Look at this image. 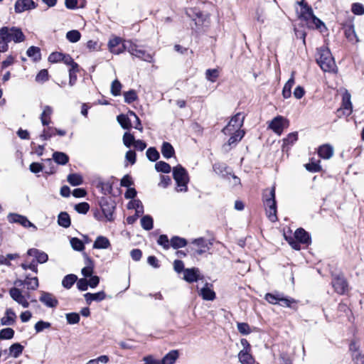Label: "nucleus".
<instances>
[{"mask_svg": "<svg viewBox=\"0 0 364 364\" xmlns=\"http://www.w3.org/2000/svg\"><path fill=\"white\" fill-rule=\"evenodd\" d=\"M316 62L324 72H331L336 68V63L330 50L326 47L317 49Z\"/></svg>", "mask_w": 364, "mask_h": 364, "instance_id": "1", "label": "nucleus"}, {"mask_svg": "<svg viewBox=\"0 0 364 364\" xmlns=\"http://www.w3.org/2000/svg\"><path fill=\"white\" fill-rule=\"evenodd\" d=\"M263 198L267 218L270 221L276 222L277 220V216L275 187L272 186L270 190H267L264 193Z\"/></svg>", "mask_w": 364, "mask_h": 364, "instance_id": "2", "label": "nucleus"}, {"mask_svg": "<svg viewBox=\"0 0 364 364\" xmlns=\"http://www.w3.org/2000/svg\"><path fill=\"white\" fill-rule=\"evenodd\" d=\"M173 176L177 184L176 191L178 192H186L188 190L187 184L189 181L187 171L181 165H177L173 168Z\"/></svg>", "mask_w": 364, "mask_h": 364, "instance_id": "3", "label": "nucleus"}, {"mask_svg": "<svg viewBox=\"0 0 364 364\" xmlns=\"http://www.w3.org/2000/svg\"><path fill=\"white\" fill-rule=\"evenodd\" d=\"M122 46L124 50H127L133 56L149 63L153 60V56L151 54L146 53V50L131 41H124Z\"/></svg>", "mask_w": 364, "mask_h": 364, "instance_id": "4", "label": "nucleus"}, {"mask_svg": "<svg viewBox=\"0 0 364 364\" xmlns=\"http://www.w3.org/2000/svg\"><path fill=\"white\" fill-rule=\"evenodd\" d=\"M244 119L245 115L242 113H237L231 118L227 126L223 129V133L225 135H230L232 134V132L243 131L241 129V127L243 125Z\"/></svg>", "mask_w": 364, "mask_h": 364, "instance_id": "5", "label": "nucleus"}, {"mask_svg": "<svg viewBox=\"0 0 364 364\" xmlns=\"http://www.w3.org/2000/svg\"><path fill=\"white\" fill-rule=\"evenodd\" d=\"M0 31L5 33L4 36L8 43L11 41L21 43L25 40V36L19 28L4 26Z\"/></svg>", "mask_w": 364, "mask_h": 364, "instance_id": "6", "label": "nucleus"}, {"mask_svg": "<svg viewBox=\"0 0 364 364\" xmlns=\"http://www.w3.org/2000/svg\"><path fill=\"white\" fill-rule=\"evenodd\" d=\"M289 126V121L282 117L277 116L269 123L268 128L272 129L277 135H281L284 129Z\"/></svg>", "mask_w": 364, "mask_h": 364, "instance_id": "7", "label": "nucleus"}, {"mask_svg": "<svg viewBox=\"0 0 364 364\" xmlns=\"http://www.w3.org/2000/svg\"><path fill=\"white\" fill-rule=\"evenodd\" d=\"M9 295L11 299L21 305L23 308H28L29 306V302L27 298L29 297V294L23 295L21 289L16 287H12L9 289Z\"/></svg>", "mask_w": 364, "mask_h": 364, "instance_id": "8", "label": "nucleus"}, {"mask_svg": "<svg viewBox=\"0 0 364 364\" xmlns=\"http://www.w3.org/2000/svg\"><path fill=\"white\" fill-rule=\"evenodd\" d=\"M8 221L11 223H18L24 228H33L36 230V226L30 222L28 219L22 215L17 213H9L7 216Z\"/></svg>", "mask_w": 364, "mask_h": 364, "instance_id": "9", "label": "nucleus"}, {"mask_svg": "<svg viewBox=\"0 0 364 364\" xmlns=\"http://www.w3.org/2000/svg\"><path fill=\"white\" fill-rule=\"evenodd\" d=\"M332 285L339 294H344L348 291V283L342 275L335 276L332 279Z\"/></svg>", "mask_w": 364, "mask_h": 364, "instance_id": "10", "label": "nucleus"}, {"mask_svg": "<svg viewBox=\"0 0 364 364\" xmlns=\"http://www.w3.org/2000/svg\"><path fill=\"white\" fill-rule=\"evenodd\" d=\"M93 183L104 195H109L112 191V183L109 180L97 177L93 181Z\"/></svg>", "mask_w": 364, "mask_h": 364, "instance_id": "11", "label": "nucleus"}, {"mask_svg": "<svg viewBox=\"0 0 364 364\" xmlns=\"http://www.w3.org/2000/svg\"><path fill=\"white\" fill-rule=\"evenodd\" d=\"M37 7L33 0H17L14 4V11L16 14H21L26 11L34 9Z\"/></svg>", "mask_w": 364, "mask_h": 364, "instance_id": "12", "label": "nucleus"}, {"mask_svg": "<svg viewBox=\"0 0 364 364\" xmlns=\"http://www.w3.org/2000/svg\"><path fill=\"white\" fill-rule=\"evenodd\" d=\"M353 106L350 101V95L346 92L343 95L342 105L340 109L337 110L338 114L342 112L343 115L349 116L352 113Z\"/></svg>", "mask_w": 364, "mask_h": 364, "instance_id": "13", "label": "nucleus"}, {"mask_svg": "<svg viewBox=\"0 0 364 364\" xmlns=\"http://www.w3.org/2000/svg\"><path fill=\"white\" fill-rule=\"evenodd\" d=\"M200 270L197 267L186 268L183 272V279L188 283H193L201 279Z\"/></svg>", "mask_w": 364, "mask_h": 364, "instance_id": "14", "label": "nucleus"}, {"mask_svg": "<svg viewBox=\"0 0 364 364\" xmlns=\"http://www.w3.org/2000/svg\"><path fill=\"white\" fill-rule=\"evenodd\" d=\"M192 244L196 246L197 249L196 250V252L199 255L208 251L212 245L211 242L203 237H199L193 240L192 241Z\"/></svg>", "mask_w": 364, "mask_h": 364, "instance_id": "15", "label": "nucleus"}, {"mask_svg": "<svg viewBox=\"0 0 364 364\" xmlns=\"http://www.w3.org/2000/svg\"><path fill=\"white\" fill-rule=\"evenodd\" d=\"M39 301L49 308H55L58 304V299L50 293L41 291Z\"/></svg>", "mask_w": 364, "mask_h": 364, "instance_id": "16", "label": "nucleus"}, {"mask_svg": "<svg viewBox=\"0 0 364 364\" xmlns=\"http://www.w3.org/2000/svg\"><path fill=\"white\" fill-rule=\"evenodd\" d=\"M100 207L102 209V211L108 221L113 220V213L114 210V205L112 203L109 202L107 200L103 199L100 202Z\"/></svg>", "mask_w": 364, "mask_h": 364, "instance_id": "17", "label": "nucleus"}, {"mask_svg": "<svg viewBox=\"0 0 364 364\" xmlns=\"http://www.w3.org/2000/svg\"><path fill=\"white\" fill-rule=\"evenodd\" d=\"M297 4L301 6V10L299 13V16L304 18L305 21H309L311 17L313 16L314 12L311 6H309L304 0L298 1Z\"/></svg>", "mask_w": 364, "mask_h": 364, "instance_id": "18", "label": "nucleus"}, {"mask_svg": "<svg viewBox=\"0 0 364 364\" xmlns=\"http://www.w3.org/2000/svg\"><path fill=\"white\" fill-rule=\"evenodd\" d=\"M213 285L205 283L200 289L199 295L205 301H213L215 299V292L213 289Z\"/></svg>", "mask_w": 364, "mask_h": 364, "instance_id": "19", "label": "nucleus"}, {"mask_svg": "<svg viewBox=\"0 0 364 364\" xmlns=\"http://www.w3.org/2000/svg\"><path fill=\"white\" fill-rule=\"evenodd\" d=\"M27 255L33 257L36 262L40 264L45 263L48 259V256L46 252L36 248L29 249L27 252Z\"/></svg>", "mask_w": 364, "mask_h": 364, "instance_id": "20", "label": "nucleus"}, {"mask_svg": "<svg viewBox=\"0 0 364 364\" xmlns=\"http://www.w3.org/2000/svg\"><path fill=\"white\" fill-rule=\"evenodd\" d=\"M53 113V109L49 105L43 107L42 113L40 115V119L43 126H48L51 123V116Z\"/></svg>", "mask_w": 364, "mask_h": 364, "instance_id": "21", "label": "nucleus"}, {"mask_svg": "<svg viewBox=\"0 0 364 364\" xmlns=\"http://www.w3.org/2000/svg\"><path fill=\"white\" fill-rule=\"evenodd\" d=\"M106 294L104 291H100L97 293H86L84 294V298L87 304H91L92 301L100 302L106 299Z\"/></svg>", "mask_w": 364, "mask_h": 364, "instance_id": "22", "label": "nucleus"}, {"mask_svg": "<svg viewBox=\"0 0 364 364\" xmlns=\"http://www.w3.org/2000/svg\"><path fill=\"white\" fill-rule=\"evenodd\" d=\"M16 319V314L14 311L11 309H6L4 316L1 318V323L3 326H11L14 324Z\"/></svg>", "mask_w": 364, "mask_h": 364, "instance_id": "23", "label": "nucleus"}, {"mask_svg": "<svg viewBox=\"0 0 364 364\" xmlns=\"http://www.w3.org/2000/svg\"><path fill=\"white\" fill-rule=\"evenodd\" d=\"M318 156L323 159H329L333 155V148L328 144H323L318 149Z\"/></svg>", "mask_w": 364, "mask_h": 364, "instance_id": "24", "label": "nucleus"}, {"mask_svg": "<svg viewBox=\"0 0 364 364\" xmlns=\"http://www.w3.org/2000/svg\"><path fill=\"white\" fill-rule=\"evenodd\" d=\"M294 237L301 243L309 245L311 243V237L309 233L303 228H298L294 233Z\"/></svg>", "mask_w": 364, "mask_h": 364, "instance_id": "25", "label": "nucleus"}, {"mask_svg": "<svg viewBox=\"0 0 364 364\" xmlns=\"http://www.w3.org/2000/svg\"><path fill=\"white\" fill-rule=\"evenodd\" d=\"M108 46L110 52L114 54H119L124 50L122 45L121 46V38H114L109 40Z\"/></svg>", "mask_w": 364, "mask_h": 364, "instance_id": "26", "label": "nucleus"}, {"mask_svg": "<svg viewBox=\"0 0 364 364\" xmlns=\"http://www.w3.org/2000/svg\"><path fill=\"white\" fill-rule=\"evenodd\" d=\"M295 84L294 72L291 73V77L285 83L282 90V96L284 99H288L291 95V88Z\"/></svg>", "mask_w": 364, "mask_h": 364, "instance_id": "27", "label": "nucleus"}, {"mask_svg": "<svg viewBox=\"0 0 364 364\" xmlns=\"http://www.w3.org/2000/svg\"><path fill=\"white\" fill-rule=\"evenodd\" d=\"M111 246L109 239L105 236H98L93 244L94 249H108Z\"/></svg>", "mask_w": 364, "mask_h": 364, "instance_id": "28", "label": "nucleus"}, {"mask_svg": "<svg viewBox=\"0 0 364 364\" xmlns=\"http://www.w3.org/2000/svg\"><path fill=\"white\" fill-rule=\"evenodd\" d=\"M25 286L28 290L34 291L39 287V282L37 277H31L30 275H25Z\"/></svg>", "mask_w": 364, "mask_h": 364, "instance_id": "29", "label": "nucleus"}, {"mask_svg": "<svg viewBox=\"0 0 364 364\" xmlns=\"http://www.w3.org/2000/svg\"><path fill=\"white\" fill-rule=\"evenodd\" d=\"M178 351L176 350H172L164 356L161 360V364H174L178 358Z\"/></svg>", "mask_w": 364, "mask_h": 364, "instance_id": "30", "label": "nucleus"}, {"mask_svg": "<svg viewBox=\"0 0 364 364\" xmlns=\"http://www.w3.org/2000/svg\"><path fill=\"white\" fill-rule=\"evenodd\" d=\"M239 360L242 364H254L255 359L250 353V350L242 349L238 354Z\"/></svg>", "mask_w": 364, "mask_h": 364, "instance_id": "31", "label": "nucleus"}, {"mask_svg": "<svg viewBox=\"0 0 364 364\" xmlns=\"http://www.w3.org/2000/svg\"><path fill=\"white\" fill-rule=\"evenodd\" d=\"M128 209H135L136 217H139L144 213V206L140 200L134 199L127 204Z\"/></svg>", "mask_w": 364, "mask_h": 364, "instance_id": "32", "label": "nucleus"}, {"mask_svg": "<svg viewBox=\"0 0 364 364\" xmlns=\"http://www.w3.org/2000/svg\"><path fill=\"white\" fill-rule=\"evenodd\" d=\"M230 137L228 141V144H225L224 147H225L227 145L229 146H235L244 137L245 132L237 131L236 132H232V134H230Z\"/></svg>", "mask_w": 364, "mask_h": 364, "instance_id": "33", "label": "nucleus"}, {"mask_svg": "<svg viewBox=\"0 0 364 364\" xmlns=\"http://www.w3.org/2000/svg\"><path fill=\"white\" fill-rule=\"evenodd\" d=\"M161 151L163 156L166 159L171 158L175 154L173 146L169 142L166 141L162 144Z\"/></svg>", "mask_w": 364, "mask_h": 364, "instance_id": "34", "label": "nucleus"}, {"mask_svg": "<svg viewBox=\"0 0 364 364\" xmlns=\"http://www.w3.org/2000/svg\"><path fill=\"white\" fill-rule=\"evenodd\" d=\"M58 223L65 228H69L71 224L70 218L68 213L61 212L58 216Z\"/></svg>", "mask_w": 364, "mask_h": 364, "instance_id": "35", "label": "nucleus"}, {"mask_svg": "<svg viewBox=\"0 0 364 364\" xmlns=\"http://www.w3.org/2000/svg\"><path fill=\"white\" fill-rule=\"evenodd\" d=\"M53 159L58 164L65 165L69 161V157L63 152L55 151L53 154Z\"/></svg>", "mask_w": 364, "mask_h": 364, "instance_id": "36", "label": "nucleus"}, {"mask_svg": "<svg viewBox=\"0 0 364 364\" xmlns=\"http://www.w3.org/2000/svg\"><path fill=\"white\" fill-rule=\"evenodd\" d=\"M40 138L42 140H48L56 134V128L53 127L45 126Z\"/></svg>", "mask_w": 364, "mask_h": 364, "instance_id": "37", "label": "nucleus"}, {"mask_svg": "<svg viewBox=\"0 0 364 364\" xmlns=\"http://www.w3.org/2000/svg\"><path fill=\"white\" fill-rule=\"evenodd\" d=\"M23 350V346L18 343H16L9 347V355L11 357L16 358L21 355Z\"/></svg>", "mask_w": 364, "mask_h": 364, "instance_id": "38", "label": "nucleus"}, {"mask_svg": "<svg viewBox=\"0 0 364 364\" xmlns=\"http://www.w3.org/2000/svg\"><path fill=\"white\" fill-rule=\"evenodd\" d=\"M345 36L349 41L354 43L358 42V39L353 25H349L345 28Z\"/></svg>", "mask_w": 364, "mask_h": 364, "instance_id": "39", "label": "nucleus"}, {"mask_svg": "<svg viewBox=\"0 0 364 364\" xmlns=\"http://www.w3.org/2000/svg\"><path fill=\"white\" fill-rule=\"evenodd\" d=\"M77 277L76 275L70 274L66 275L62 281V285L65 289H70L73 285L77 282Z\"/></svg>", "mask_w": 364, "mask_h": 364, "instance_id": "40", "label": "nucleus"}, {"mask_svg": "<svg viewBox=\"0 0 364 364\" xmlns=\"http://www.w3.org/2000/svg\"><path fill=\"white\" fill-rule=\"evenodd\" d=\"M171 246L174 249H178L180 247H183L187 245V241L186 239L183 237H180L178 236L173 237L171 240Z\"/></svg>", "mask_w": 364, "mask_h": 364, "instance_id": "41", "label": "nucleus"}, {"mask_svg": "<svg viewBox=\"0 0 364 364\" xmlns=\"http://www.w3.org/2000/svg\"><path fill=\"white\" fill-rule=\"evenodd\" d=\"M68 182L73 186H79L82 183V177L78 173H71L67 177Z\"/></svg>", "mask_w": 364, "mask_h": 364, "instance_id": "42", "label": "nucleus"}, {"mask_svg": "<svg viewBox=\"0 0 364 364\" xmlns=\"http://www.w3.org/2000/svg\"><path fill=\"white\" fill-rule=\"evenodd\" d=\"M117 119L123 129H129L131 128V120L127 115L124 114H119L117 116Z\"/></svg>", "mask_w": 364, "mask_h": 364, "instance_id": "43", "label": "nucleus"}, {"mask_svg": "<svg viewBox=\"0 0 364 364\" xmlns=\"http://www.w3.org/2000/svg\"><path fill=\"white\" fill-rule=\"evenodd\" d=\"M153 218L149 215L143 216L141 219V225L143 229L150 230L153 228Z\"/></svg>", "mask_w": 364, "mask_h": 364, "instance_id": "44", "label": "nucleus"}, {"mask_svg": "<svg viewBox=\"0 0 364 364\" xmlns=\"http://www.w3.org/2000/svg\"><path fill=\"white\" fill-rule=\"evenodd\" d=\"M305 168L307 171L312 173L319 172L321 170L320 161H314L313 159H311L309 163L305 164Z\"/></svg>", "mask_w": 364, "mask_h": 364, "instance_id": "45", "label": "nucleus"}, {"mask_svg": "<svg viewBox=\"0 0 364 364\" xmlns=\"http://www.w3.org/2000/svg\"><path fill=\"white\" fill-rule=\"evenodd\" d=\"M155 168L158 172L168 173L171 171V166L165 161H158L155 164Z\"/></svg>", "mask_w": 364, "mask_h": 364, "instance_id": "46", "label": "nucleus"}, {"mask_svg": "<svg viewBox=\"0 0 364 364\" xmlns=\"http://www.w3.org/2000/svg\"><path fill=\"white\" fill-rule=\"evenodd\" d=\"M296 304V300L290 297H286L283 294H280L279 304L282 306L293 308V304Z\"/></svg>", "mask_w": 364, "mask_h": 364, "instance_id": "47", "label": "nucleus"}, {"mask_svg": "<svg viewBox=\"0 0 364 364\" xmlns=\"http://www.w3.org/2000/svg\"><path fill=\"white\" fill-rule=\"evenodd\" d=\"M80 38L81 34L77 30H72L66 33V38L70 43H77Z\"/></svg>", "mask_w": 364, "mask_h": 364, "instance_id": "48", "label": "nucleus"}, {"mask_svg": "<svg viewBox=\"0 0 364 364\" xmlns=\"http://www.w3.org/2000/svg\"><path fill=\"white\" fill-rule=\"evenodd\" d=\"M124 102L131 104L138 99L137 94L135 90H130L124 92Z\"/></svg>", "mask_w": 364, "mask_h": 364, "instance_id": "49", "label": "nucleus"}, {"mask_svg": "<svg viewBox=\"0 0 364 364\" xmlns=\"http://www.w3.org/2000/svg\"><path fill=\"white\" fill-rule=\"evenodd\" d=\"M28 56L33 58L34 60L41 58V50L38 47L31 46L26 51Z\"/></svg>", "mask_w": 364, "mask_h": 364, "instance_id": "50", "label": "nucleus"}, {"mask_svg": "<svg viewBox=\"0 0 364 364\" xmlns=\"http://www.w3.org/2000/svg\"><path fill=\"white\" fill-rule=\"evenodd\" d=\"M21 267L24 270L30 269L36 274L38 273V265L36 259H33L31 262L26 261L21 264Z\"/></svg>", "mask_w": 364, "mask_h": 364, "instance_id": "51", "label": "nucleus"}, {"mask_svg": "<svg viewBox=\"0 0 364 364\" xmlns=\"http://www.w3.org/2000/svg\"><path fill=\"white\" fill-rule=\"evenodd\" d=\"M14 336V331L11 328H3L0 331V339L9 340L11 339Z\"/></svg>", "mask_w": 364, "mask_h": 364, "instance_id": "52", "label": "nucleus"}, {"mask_svg": "<svg viewBox=\"0 0 364 364\" xmlns=\"http://www.w3.org/2000/svg\"><path fill=\"white\" fill-rule=\"evenodd\" d=\"M219 76V72L217 69H208L205 71V77L208 81L214 82Z\"/></svg>", "mask_w": 364, "mask_h": 364, "instance_id": "53", "label": "nucleus"}, {"mask_svg": "<svg viewBox=\"0 0 364 364\" xmlns=\"http://www.w3.org/2000/svg\"><path fill=\"white\" fill-rule=\"evenodd\" d=\"M122 84L118 80H114L111 85V93L114 96L121 95Z\"/></svg>", "mask_w": 364, "mask_h": 364, "instance_id": "54", "label": "nucleus"}, {"mask_svg": "<svg viewBox=\"0 0 364 364\" xmlns=\"http://www.w3.org/2000/svg\"><path fill=\"white\" fill-rule=\"evenodd\" d=\"M70 245L73 249L76 251H82L85 248V245L82 240L77 237H73L70 239Z\"/></svg>", "mask_w": 364, "mask_h": 364, "instance_id": "55", "label": "nucleus"}, {"mask_svg": "<svg viewBox=\"0 0 364 364\" xmlns=\"http://www.w3.org/2000/svg\"><path fill=\"white\" fill-rule=\"evenodd\" d=\"M254 19L259 23H264L265 21V14L264 9L257 8L254 15Z\"/></svg>", "mask_w": 364, "mask_h": 364, "instance_id": "56", "label": "nucleus"}, {"mask_svg": "<svg viewBox=\"0 0 364 364\" xmlns=\"http://www.w3.org/2000/svg\"><path fill=\"white\" fill-rule=\"evenodd\" d=\"M146 156L151 161H156L159 158V153L154 148L150 147L146 150Z\"/></svg>", "mask_w": 364, "mask_h": 364, "instance_id": "57", "label": "nucleus"}, {"mask_svg": "<svg viewBox=\"0 0 364 364\" xmlns=\"http://www.w3.org/2000/svg\"><path fill=\"white\" fill-rule=\"evenodd\" d=\"M65 64L70 65V68H79V65L77 63H75L72 57L68 54H64L62 57V60Z\"/></svg>", "mask_w": 364, "mask_h": 364, "instance_id": "58", "label": "nucleus"}, {"mask_svg": "<svg viewBox=\"0 0 364 364\" xmlns=\"http://www.w3.org/2000/svg\"><path fill=\"white\" fill-rule=\"evenodd\" d=\"M135 142V139L133 134L129 132H125L123 135V143L125 146L130 147L132 145H134Z\"/></svg>", "mask_w": 364, "mask_h": 364, "instance_id": "59", "label": "nucleus"}, {"mask_svg": "<svg viewBox=\"0 0 364 364\" xmlns=\"http://www.w3.org/2000/svg\"><path fill=\"white\" fill-rule=\"evenodd\" d=\"M51 326V323L48 321H39L35 326L34 328L36 333L42 332L43 330L49 328Z\"/></svg>", "mask_w": 364, "mask_h": 364, "instance_id": "60", "label": "nucleus"}, {"mask_svg": "<svg viewBox=\"0 0 364 364\" xmlns=\"http://www.w3.org/2000/svg\"><path fill=\"white\" fill-rule=\"evenodd\" d=\"M280 293L271 294L267 293L265 295V299L272 304H279Z\"/></svg>", "mask_w": 364, "mask_h": 364, "instance_id": "61", "label": "nucleus"}, {"mask_svg": "<svg viewBox=\"0 0 364 364\" xmlns=\"http://www.w3.org/2000/svg\"><path fill=\"white\" fill-rule=\"evenodd\" d=\"M238 331L242 335H248L251 333L250 326L247 323H237Z\"/></svg>", "mask_w": 364, "mask_h": 364, "instance_id": "62", "label": "nucleus"}, {"mask_svg": "<svg viewBox=\"0 0 364 364\" xmlns=\"http://www.w3.org/2000/svg\"><path fill=\"white\" fill-rule=\"evenodd\" d=\"M65 317L69 324H76L80 321V315L77 313H68Z\"/></svg>", "mask_w": 364, "mask_h": 364, "instance_id": "63", "label": "nucleus"}, {"mask_svg": "<svg viewBox=\"0 0 364 364\" xmlns=\"http://www.w3.org/2000/svg\"><path fill=\"white\" fill-rule=\"evenodd\" d=\"M109 357L107 355H100L97 358L90 360L88 362H87L85 364H99V363H104L106 364L109 362Z\"/></svg>", "mask_w": 364, "mask_h": 364, "instance_id": "64", "label": "nucleus"}]
</instances>
